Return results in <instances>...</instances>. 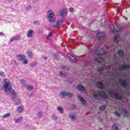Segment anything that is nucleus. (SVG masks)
Returning <instances> with one entry per match:
<instances>
[{
  "label": "nucleus",
  "mask_w": 130,
  "mask_h": 130,
  "mask_svg": "<svg viewBox=\"0 0 130 130\" xmlns=\"http://www.w3.org/2000/svg\"><path fill=\"white\" fill-rule=\"evenodd\" d=\"M95 61H97L99 64H101V67H98L96 68V72L95 74H92L93 78H94L95 81L99 80H101V76L104 77L105 75H107L110 80H114V70L112 69V66L111 65V55L110 56L109 60L106 63L105 59L102 57L96 58L95 59ZM107 63L108 64L107 65Z\"/></svg>",
  "instance_id": "obj_1"
},
{
  "label": "nucleus",
  "mask_w": 130,
  "mask_h": 130,
  "mask_svg": "<svg viewBox=\"0 0 130 130\" xmlns=\"http://www.w3.org/2000/svg\"><path fill=\"white\" fill-rule=\"evenodd\" d=\"M2 90H4L7 95H9V93L12 96L17 95V93L12 88V83L8 78L4 79L3 81Z\"/></svg>",
  "instance_id": "obj_2"
},
{
  "label": "nucleus",
  "mask_w": 130,
  "mask_h": 130,
  "mask_svg": "<svg viewBox=\"0 0 130 130\" xmlns=\"http://www.w3.org/2000/svg\"><path fill=\"white\" fill-rule=\"evenodd\" d=\"M98 93L95 92L92 94V97L93 99H95L96 100H99V96L100 97H102L103 99L105 100H107L108 99V95L105 92V91H98Z\"/></svg>",
  "instance_id": "obj_3"
},
{
  "label": "nucleus",
  "mask_w": 130,
  "mask_h": 130,
  "mask_svg": "<svg viewBox=\"0 0 130 130\" xmlns=\"http://www.w3.org/2000/svg\"><path fill=\"white\" fill-rule=\"evenodd\" d=\"M109 50V47L107 45L104 46L103 48H99L94 50L95 53L98 55V56H101L103 54H105V50Z\"/></svg>",
  "instance_id": "obj_4"
},
{
  "label": "nucleus",
  "mask_w": 130,
  "mask_h": 130,
  "mask_svg": "<svg viewBox=\"0 0 130 130\" xmlns=\"http://www.w3.org/2000/svg\"><path fill=\"white\" fill-rule=\"evenodd\" d=\"M109 82H106V85L104 84L103 81H99L96 82V86L99 89L102 90H107V87H108Z\"/></svg>",
  "instance_id": "obj_5"
},
{
  "label": "nucleus",
  "mask_w": 130,
  "mask_h": 130,
  "mask_svg": "<svg viewBox=\"0 0 130 130\" xmlns=\"http://www.w3.org/2000/svg\"><path fill=\"white\" fill-rule=\"evenodd\" d=\"M17 60L22 61L23 64H27L28 63V60L26 59V56L24 54L17 55L16 56Z\"/></svg>",
  "instance_id": "obj_6"
},
{
  "label": "nucleus",
  "mask_w": 130,
  "mask_h": 130,
  "mask_svg": "<svg viewBox=\"0 0 130 130\" xmlns=\"http://www.w3.org/2000/svg\"><path fill=\"white\" fill-rule=\"evenodd\" d=\"M48 19L50 22H54L55 21V15L52 10H49L48 12Z\"/></svg>",
  "instance_id": "obj_7"
},
{
  "label": "nucleus",
  "mask_w": 130,
  "mask_h": 130,
  "mask_svg": "<svg viewBox=\"0 0 130 130\" xmlns=\"http://www.w3.org/2000/svg\"><path fill=\"white\" fill-rule=\"evenodd\" d=\"M63 22H66V18H63L59 19L57 21L56 24L53 25V28H54V29L60 28V27H61V23H63Z\"/></svg>",
  "instance_id": "obj_8"
},
{
  "label": "nucleus",
  "mask_w": 130,
  "mask_h": 130,
  "mask_svg": "<svg viewBox=\"0 0 130 130\" xmlns=\"http://www.w3.org/2000/svg\"><path fill=\"white\" fill-rule=\"evenodd\" d=\"M119 83L122 87H123L124 88H127V82H126V81L125 80H124L123 79L121 78L119 80Z\"/></svg>",
  "instance_id": "obj_9"
},
{
  "label": "nucleus",
  "mask_w": 130,
  "mask_h": 130,
  "mask_svg": "<svg viewBox=\"0 0 130 130\" xmlns=\"http://www.w3.org/2000/svg\"><path fill=\"white\" fill-rule=\"evenodd\" d=\"M96 37L98 38L99 40L104 39V38H105V32L103 31L98 32L96 34Z\"/></svg>",
  "instance_id": "obj_10"
},
{
  "label": "nucleus",
  "mask_w": 130,
  "mask_h": 130,
  "mask_svg": "<svg viewBox=\"0 0 130 130\" xmlns=\"http://www.w3.org/2000/svg\"><path fill=\"white\" fill-rule=\"evenodd\" d=\"M19 40H21V36L17 35L13 37L10 40L9 43H12L13 41H19Z\"/></svg>",
  "instance_id": "obj_11"
},
{
  "label": "nucleus",
  "mask_w": 130,
  "mask_h": 130,
  "mask_svg": "<svg viewBox=\"0 0 130 130\" xmlns=\"http://www.w3.org/2000/svg\"><path fill=\"white\" fill-rule=\"evenodd\" d=\"M60 97H64V96L72 97V93L70 92H67L66 91H63L60 93Z\"/></svg>",
  "instance_id": "obj_12"
},
{
  "label": "nucleus",
  "mask_w": 130,
  "mask_h": 130,
  "mask_svg": "<svg viewBox=\"0 0 130 130\" xmlns=\"http://www.w3.org/2000/svg\"><path fill=\"white\" fill-rule=\"evenodd\" d=\"M12 100L15 103L16 105H19L20 104V100H19L18 99H17V96L15 95H12Z\"/></svg>",
  "instance_id": "obj_13"
},
{
  "label": "nucleus",
  "mask_w": 130,
  "mask_h": 130,
  "mask_svg": "<svg viewBox=\"0 0 130 130\" xmlns=\"http://www.w3.org/2000/svg\"><path fill=\"white\" fill-rule=\"evenodd\" d=\"M67 56L70 59V60H72V61H74L75 62H77V61H78V59H77L76 57L73 55H71V54H68Z\"/></svg>",
  "instance_id": "obj_14"
},
{
  "label": "nucleus",
  "mask_w": 130,
  "mask_h": 130,
  "mask_svg": "<svg viewBox=\"0 0 130 130\" xmlns=\"http://www.w3.org/2000/svg\"><path fill=\"white\" fill-rule=\"evenodd\" d=\"M24 110V106L20 105L17 109V111L18 113H21Z\"/></svg>",
  "instance_id": "obj_15"
},
{
  "label": "nucleus",
  "mask_w": 130,
  "mask_h": 130,
  "mask_svg": "<svg viewBox=\"0 0 130 130\" xmlns=\"http://www.w3.org/2000/svg\"><path fill=\"white\" fill-rule=\"evenodd\" d=\"M78 99L81 101V102L83 104V105H85L86 104V101L84 100V98L82 95H78Z\"/></svg>",
  "instance_id": "obj_16"
},
{
  "label": "nucleus",
  "mask_w": 130,
  "mask_h": 130,
  "mask_svg": "<svg viewBox=\"0 0 130 130\" xmlns=\"http://www.w3.org/2000/svg\"><path fill=\"white\" fill-rule=\"evenodd\" d=\"M114 98H117V99H119V100H121L122 99V95L120 94H117L114 93Z\"/></svg>",
  "instance_id": "obj_17"
},
{
  "label": "nucleus",
  "mask_w": 130,
  "mask_h": 130,
  "mask_svg": "<svg viewBox=\"0 0 130 130\" xmlns=\"http://www.w3.org/2000/svg\"><path fill=\"white\" fill-rule=\"evenodd\" d=\"M32 35H33V30L29 29L27 32V37L28 38H30V37H32Z\"/></svg>",
  "instance_id": "obj_18"
},
{
  "label": "nucleus",
  "mask_w": 130,
  "mask_h": 130,
  "mask_svg": "<svg viewBox=\"0 0 130 130\" xmlns=\"http://www.w3.org/2000/svg\"><path fill=\"white\" fill-rule=\"evenodd\" d=\"M69 117L72 120H76L77 118L76 117V115L74 114L70 113L69 114Z\"/></svg>",
  "instance_id": "obj_19"
},
{
  "label": "nucleus",
  "mask_w": 130,
  "mask_h": 130,
  "mask_svg": "<svg viewBox=\"0 0 130 130\" xmlns=\"http://www.w3.org/2000/svg\"><path fill=\"white\" fill-rule=\"evenodd\" d=\"M60 16H61L62 17H66V16H67V11L61 10L60 12Z\"/></svg>",
  "instance_id": "obj_20"
},
{
  "label": "nucleus",
  "mask_w": 130,
  "mask_h": 130,
  "mask_svg": "<svg viewBox=\"0 0 130 130\" xmlns=\"http://www.w3.org/2000/svg\"><path fill=\"white\" fill-rule=\"evenodd\" d=\"M26 53L27 54L28 57H29V58H32L33 57V53H32V52L30 51H27Z\"/></svg>",
  "instance_id": "obj_21"
},
{
  "label": "nucleus",
  "mask_w": 130,
  "mask_h": 130,
  "mask_svg": "<svg viewBox=\"0 0 130 130\" xmlns=\"http://www.w3.org/2000/svg\"><path fill=\"white\" fill-rule=\"evenodd\" d=\"M108 94L109 95L111 96V97H113L114 96V91L112 90H109L108 91Z\"/></svg>",
  "instance_id": "obj_22"
},
{
  "label": "nucleus",
  "mask_w": 130,
  "mask_h": 130,
  "mask_svg": "<svg viewBox=\"0 0 130 130\" xmlns=\"http://www.w3.org/2000/svg\"><path fill=\"white\" fill-rule=\"evenodd\" d=\"M61 70H66V71H69L70 70V67H67L65 65H62L61 66Z\"/></svg>",
  "instance_id": "obj_23"
},
{
  "label": "nucleus",
  "mask_w": 130,
  "mask_h": 130,
  "mask_svg": "<svg viewBox=\"0 0 130 130\" xmlns=\"http://www.w3.org/2000/svg\"><path fill=\"white\" fill-rule=\"evenodd\" d=\"M122 113L124 116H127L128 115V113L125 109L122 110Z\"/></svg>",
  "instance_id": "obj_24"
},
{
  "label": "nucleus",
  "mask_w": 130,
  "mask_h": 130,
  "mask_svg": "<svg viewBox=\"0 0 130 130\" xmlns=\"http://www.w3.org/2000/svg\"><path fill=\"white\" fill-rule=\"evenodd\" d=\"M78 90H79V91H84V86L82 85H80L77 86Z\"/></svg>",
  "instance_id": "obj_25"
},
{
  "label": "nucleus",
  "mask_w": 130,
  "mask_h": 130,
  "mask_svg": "<svg viewBox=\"0 0 130 130\" xmlns=\"http://www.w3.org/2000/svg\"><path fill=\"white\" fill-rule=\"evenodd\" d=\"M110 30L113 33H114V24H111L110 26Z\"/></svg>",
  "instance_id": "obj_26"
},
{
  "label": "nucleus",
  "mask_w": 130,
  "mask_h": 130,
  "mask_svg": "<svg viewBox=\"0 0 130 130\" xmlns=\"http://www.w3.org/2000/svg\"><path fill=\"white\" fill-rule=\"evenodd\" d=\"M118 54L120 57H123V55L124 54V53H123V51L122 50L119 51Z\"/></svg>",
  "instance_id": "obj_27"
},
{
  "label": "nucleus",
  "mask_w": 130,
  "mask_h": 130,
  "mask_svg": "<svg viewBox=\"0 0 130 130\" xmlns=\"http://www.w3.org/2000/svg\"><path fill=\"white\" fill-rule=\"evenodd\" d=\"M37 115L38 117L41 118L42 116H43V113L41 111L38 112L37 113Z\"/></svg>",
  "instance_id": "obj_28"
},
{
  "label": "nucleus",
  "mask_w": 130,
  "mask_h": 130,
  "mask_svg": "<svg viewBox=\"0 0 130 130\" xmlns=\"http://www.w3.org/2000/svg\"><path fill=\"white\" fill-rule=\"evenodd\" d=\"M59 76L63 77H67V73H63L62 71H60L59 73Z\"/></svg>",
  "instance_id": "obj_29"
},
{
  "label": "nucleus",
  "mask_w": 130,
  "mask_h": 130,
  "mask_svg": "<svg viewBox=\"0 0 130 130\" xmlns=\"http://www.w3.org/2000/svg\"><path fill=\"white\" fill-rule=\"evenodd\" d=\"M22 119V117H19L18 119H14L15 123H19V122H20Z\"/></svg>",
  "instance_id": "obj_30"
},
{
  "label": "nucleus",
  "mask_w": 130,
  "mask_h": 130,
  "mask_svg": "<svg viewBox=\"0 0 130 130\" xmlns=\"http://www.w3.org/2000/svg\"><path fill=\"white\" fill-rule=\"evenodd\" d=\"M106 109V105H104L100 107V110H101V111H103V110H104V109Z\"/></svg>",
  "instance_id": "obj_31"
},
{
  "label": "nucleus",
  "mask_w": 130,
  "mask_h": 130,
  "mask_svg": "<svg viewBox=\"0 0 130 130\" xmlns=\"http://www.w3.org/2000/svg\"><path fill=\"white\" fill-rule=\"evenodd\" d=\"M47 40H51L52 39V33H50L49 35L47 37Z\"/></svg>",
  "instance_id": "obj_32"
},
{
  "label": "nucleus",
  "mask_w": 130,
  "mask_h": 130,
  "mask_svg": "<svg viewBox=\"0 0 130 130\" xmlns=\"http://www.w3.org/2000/svg\"><path fill=\"white\" fill-rule=\"evenodd\" d=\"M34 89V87L32 85H28L27 87V90L28 91H31V90H33Z\"/></svg>",
  "instance_id": "obj_33"
},
{
  "label": "nucleus",
  "mask_w": 130,
  "mask_h": 130,
  "mask_svg": "<svg viewBox=\"0 0 130 130\" xmlns=\"http://www.w3.org/2000/svg\"><path fill=\"white\" fill-rule=\"evenodd\" d=\"M115 7H117L118 12H120V9H121V8L119 7H120V4H116Z\"/></svg>",
  "instance_id": "obj_34"
},
{
  "label": "nucleus",
  "mask_w": 130,
  "mask_h": 130,
  "mask_svg": "<svg viewBox=\"0 0 130 130\" xmlns=\"http://www.w3.org/2000/svg\"><path fill=\"white\" fill-rule=\"evenodd\" d=\"M57 110L60 113H61V114L63 113V108H62V107H60L58 108Z\"/></svg>",
  "instance_id": "obj_35"
},
{
  "label": "nucleus",
  "mask_w": 130,
  "mask_h": 130,
  "mask_svg": "<svg viewBox=\"0 0 130 130\" xmlns=\"http://www.w3.org/2000/svg\"><path fill=\"white\" fill-rule=\"evenodd\" d=\"M116 39H118V40H120V38L119 37V36H116V35H114V42H115V41H116Z\"/></svg>",
  "instance_id": "obj_36"
},
{
  "label": "nucleus",
  "mask_w": 130,
  "mask_h": 130,
  "mask_svg": "<svg viewBox=\"0 0 130 130\" xmlns=\"http://www.w3.org/2000/svg\"><path fill=\"white\" fill-rule=\"evenodd\" d=\"M36 66H37V62H32L30 63V66L32 68H33V67H36Z\"/></svg>",
  "instance_id": "obj_37"
},
{
  "label": "nucleus",
  "mask_w": 130,
  "mask_h": 130,
  "mask_svg": "<svg viewBox=\"0 0 130 130\" xmlns=\"http://www.w3.org/2000/svg\"><path fill=\"white\" fill-rule=\"evenodd\" d=\"M11 115V114L10 113H7L5 115H4L3 117L6 118V117H10Z\"/></svg>",
  "instance_id": "obj_38"
},
{
  "label": "nucleus",
  "mask_w": 130,
  "mask_h": 130,
  "mask_svg": "<svg viewBox=\"0 0 130 130\" xmlns=\"http://www.w3.org/2000/svg\"><path fill=\"white\" fill-rule=\"evenodd\" d=\"M34 24V25H39V24H40V21L38 20L35 21Z\"/></svg>",
  "instance_id": "obj_39"
},
{
  "label": "nucleus",
  "mask_w": 130,
  "mask_h": 130,
  "mask_svg": "<svg viewBox=\"0 0 130 130\" xmlns=\"http://www.w3.org/2000/svg\"><path fill=\"white\" fill-rule=\"evenodd\" d=\"M126 68V65H125V66H122L120 68V70H122V71H123V70L124 69H125Z\"/></svg>",
  "instance_id": "obj_40"
},
{
  "label": "nucleus",
  "mask_w": 130,
  "mask_h": 130,
  "mask_svg": "<svg viewBox=\"0 0 130 130\" xmlns=\"http://www.w3.org/2000/svg\"><path fill=\"white\" fill-rule=\"evenodd\" d=\"M0 76H2V77H6V74H5L4 72H0Z\"/></svg>",
  "instance_id": "obj_41"
},
{
  "label": "nucleus",
  "mask_w": 130,
  "mask_h": 130,
  "mask_svg": "<svg viewBox=\"0 0 130 130\" xmlns=\"http://www.w3.org/2000/svg\"><path fill=\"white\" fill-rule=\"evenodd\" d=\"M25 10H26V11H30V10H31V6L26 7Z\"/></svg>",
  "instance_id": "obj_42"
},
{
  "label": "nucleus",
  "mask_w": 130,
  "mask_h": 130,
  "mask_svg": "<svg viewBox=\"0 0 130 130\" xmlns=\"http://www.w3.org/2000/svg\"><path fill=\"white\" fill-rule=\"evenodd\" d=\"M69 11L70 12H71V13H73V12H74V8L71 7L69 9Z\"/></svg>",
  "instance_id": "obj_43"
},
{
  "label": "nucleus",
  "mask_w": 130,
  "mask_h": 130,
  "mask_svg": "<svg viewBox=\"0 0 130 130\" xmlns=\"http://www.w3.org/2000/svg\"><path fill=\"white\" fill-rule=\"evenodd\" d=\"M21 83H22V84H25V83H26V81H25V80L24 79H22L20 80Z\"/></svg>",
  "instance_id": "obj_44"
},
{
  "label": "nucleus",
  "mask_w": 130,
  "mask_h": 130,
  "mask_svg": "<svg viewBox=\"0 0 130 130\" xmlns=\"http://www.w3.org/2000/svg\"><path fill=\"white\" fill-rule=\"evenodd\" d=\"M116 115H117V116H120V113L117 112H115Z\"/></svg>",
  "instance_id": "obj_45"
},
{
  "label": "nucleus",
  "mask_w": 130,
  "mask_h": 130,
  "mask_svg": "<svg viewBox=\"0 0 130 130\" xmlns=\"http://www.w3.org/2000/svg\"><path fill=\"white\" fill-rule=\"evenodd\" d=\"M54 58H57V57H58V55H57V54H54Z\"/></svg>",
  "instance_id": "obj_46"
},
{
  "label": "nucleus",
  "mask_w": 130,
  "mask_h": 130,
  "mask_svg": "<svg viewBox=\"0 0 130 130\" xmlns=\"http://www.w3.org/2000/svg\"><path fill=\"white\" fill-rule=\"evenodd\" d=\"M53 119H54V120H56V119H57V117L55 116H53L52 117Z\"/></svg>",
  "instance_id": "obj_47"
},
{
  "label": "nucleus",
  "mask_w": 130,
  "mask_h": 130,
  "mask_svg": "<svg viewBox=\"0 0 130 130\" xmlns=\"http://www.w3.org/2000/svg\"><path fill=\"white\" fill-rule=\"evenodd\" d=\"M122 29L121 28H119L117 30H116V29H114V31L115 32V31H117V32H119V31H121Z\"/></svg>",
  "instance_id": "obj_48"
},
{
  "label": "nucleus",
  "mask_w": 130,
  "mask_h": 130,
  "mask_svg": "<svg viewBox=\"0 0 130 130\" xmlns=\"http://www.w3.org/2000/svg\"><path fill=\"white\" fill-rule=\"evenodd\" d=\"M114 130H118V127L116 126L115 124H114Z\"/></svg>",
  "instance_id": "obj_49"
},
{
  "label": "nucleus",
  "mask_w": 130,
  "mask_h": 130,
  "mask_svg": "<svg viewBox=\"0 0 130 130\" xmlns=\"http://www.w3.org/2000/svg\"><path fill=\"white\" fill-rule=\"evenodd\" d=\"M43 58L44 59V60H46V59H47V56H44L43 57Z\"/></svg>",
  "instance_id": "obj_50"
},
{
  "label": "nucleus",
  "mask_w": 130,
  "mask_h": 130,
  "mask_svg": "<svg viewBox=\"0 0 130 130\" xmlns=\"http://www.w3.org/2000/svg\"><path fill=\"white\" fill-rule=\"evenodd\" d=\"M72 108H73V109H76V105H72Z\"/></svg>",
  "instance_id": "obj_51"
},
{
  "label": "nucleus",
  "mask_w": 130,
  "mask_h": 130,
  "mask_svg": "<svg viewBox=\"0 0 130 130\" xmlns=\"http://www.w3.org/2000/svg\"><path fill=\"white\" fill-rule=\"evenodd\" d=\"M0 36H5V34H4L3 32H0Z\"/></svg>",
  "instance_id": "obj_52"
},
{
  "label": "nucleus",
  "mask_w": 130,
  "mask_h": 130,
  "mask_svg": "<svg viewBox=\"0 0 130 130\" xmlns=\"http://www.w3.org/2000/svg\"><path fill=\"white\" fill-rule=\"evenodd\" d=\"M113 129L114 130V124L112 125Z\"/></svg>",
  "instance_id": "obj_53"
},
{
  "label": "nucleus",
  "mask_w": 130,
  "mask_h": 130,
  "mask_svg": "<svg viewBox=\"0 0 130 130\" xmlns=\"http://www.w3.org/2000/svg\"><path fill=\"white\" fill-rule=\"evenodd\" d=\"M38 1H39V0H36L35 1H34V3H35L36 2H38Z\"/></svg>",
  "instance_id": "obj_54"
},
{
  "label": "nucleus",
  "mask_w": 130,
  "mask_h": 130,
  "mask_svg": "<svg viewBox=\"0 0 130 130\" xmlns=\"http://www.w3.org/2000/svg\"><path fill=\"white\" fill-rule=\"evenodd\" d=\"M87 48H90V46H87Z\"/></svg>",
  "instance_id": "obj_55"
},
{
  "label": "nucleus",
  "mask_w": 130,
  "mask_h": 130,
  "mask_svg": "<svg viewBox=\"0 0 130 130\" xmlns=\"http://www.w3.org/2000/svg\"><path fill=\"white\" fill-rule=\"evenodd\" d=\"M104 2H106V0H104Z\"/></svg>",
  "instance_id": "obj_56"
},
{
  "label": "nucleus",
  "mask_w": 130,
  "mask_h": 130,
  "mask_svg": "<svg viewBox=\"0 0 130 130\" xmlns=\"http://www.w3.org/2000/svg\"><path fill=\"white\" fill-rule=\"evenodd\" d=\"M103 82H106L105 80H103Z\"/></svg>",
  "instance_id": "obj_57"
},
{
  "label": "nucleus",
  "mask_w": 130,
  "mask_h": 130,
  "mask_svg": "<svg viewBox=\"0 0 130 130\" xmlns=\"http://www.w3.org/2000/svg\"><path fill=\"white\" fill-rule=\"evenodd\" d=\"M114 25H116V24L115 23H114Z\"/></svg>",
  "instance_id": "obj_58"
},
{
  "label": "nucleus",
  "mask_w": 130,
  "mask_h": 130,
  "mask_svg": "<svg viewBox=\"0 0 130 130\" xmlns=\"http://www.w3.org/2000/svg\"><path fill=\"white\" fill-rule=\"evenodd\" d=\"M115 57V55H114Z\"/></svg>",
  "instance_id": "obj_59"
},
{
  "label": "nucleus",
  "mask_w": 130,
  "mask_h": 130,
  "mask_svg": "<svg viewBox=\"0 0 130 130\" xmlns=\"http://www.w3.org/2000/svg\"><path fill=\"white\" fill-rule=\"evenodd\" d=\"M110 50V51H111V50Z\"/></svg>",
  "instance_id": "obj_60"
},
{
  "label": "nucleus",
  "mask_w": 130,
  "mask_h": 130,
  "mask_svg": "<svg viewBox=\"0 0 130 130\" xmlns=\"http://www.w3.org/2000/svg\"><path fill=\"white\" fill-rule=\"evenodd\" d=\"M0 81H1V78H0Z\"/></svg>",
  "instance_id": "obj_61"
}]
</instances>
